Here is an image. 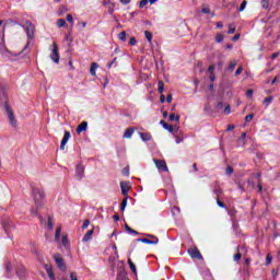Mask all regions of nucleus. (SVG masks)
Returning a JSON list of instances; mask_svg holds the SVG:
<instances>
[{
    "instance_id": "nucleus-32",
    "label": "nucleus",
    "mask_w": 280,
    "mask_h": 280,
    "mask_svg": "<svg viewBox=\"0 0 280 280\" xmlns=\"http://www.w3.org/2000/svg\"><path fill=\"white\" fill-rule=\"evenodd\" d=\"M255 117V114H249L245 117V121L246 124H250V121H253V118Z\"/></svg>"
},
{
    "instance_id": "nucleus-36",
    "label": "nucleus",
    "mask_w": 280,
    "mask_h": 280,
    "mask_svg": "<svg viewBox=\"0 0 280 280\" xmlns=\"http://www.w3.org/2000/svg\"><path fill=\"white\" fill-rule=\"evenodd\" d=\"M272 100H275V97L268 96V97H266V98L264 100V104H267V106H268V104H271V103H272Z\"/></svg>"
},
{
    "instance_id": "nucleus-57",
    "label": "nucleus",
    "mask_w": 280,
    "mask_h": 280,
    "mask_svg": "<svg viewBox=\"0 0 280 280\" xmlns=\"http://www.w3.org/2000/svg\"><path fill=\"white\" fill-rule=\"evenodd\" d=\"M279 55H280V52H273L271 55V60H275V59L279 58Z\"/></svg>"
},
{
    "instance_id": "nucleus-4",
    "label": "nucleus",
    "mask_w": 280,
    "mask_h": 280,
    "mask_svg": "<svg viewBox=\"0 0 280 280\" xmlns=\"http://www.w3.org/2000/svg\"><path fill=\"white\" fill-rule=\"evenodd\" d=\"M147 237L150 238H137V242H142V244H159V237L152 234H147Z\"/></svg>"
},
{
    "instance_id": "nucleus-17",
    "label": "nucleus",
    "mask_w": 280,
    "mask_h": 280,
    "mask_svg": "<svg viewBox=\"0 0 280 280\" xmlns=\"http://www.w3.org/2000/svg\"><path fill=\"white\" fill-rule=\"evenodd\" d=\"M132 135H135V129L128 128L124 133V139H131Z\"/></svg>"
},
{
    "instance_id": "nucleus-5",
    "label": "nucleus",
    "mask_w": 280,
    "mask_h": 280,
    "mask_svg": "<svg viewBox=\"0 0 280 280\" xmlns=\"http://www.w3.org/2000/svg\"><path fill=\"white\" fill-rule=\"evenodd\" d=\"M2 229H4V233L10 237V229H14V223H12V220L5 219L2 221Z\"/></svg>"
},
{
    "instance_id": "nucleus-10",
    "label": "nucleus",
    "mask_w": 280,
    "mask_h": 280,
    "mask_svg": "<svg viewBox=\"0 0 280 280\" xmlns=\"http://www.w3.org/2000/svg\"><path fill=\"white\" fill-rule=\"evenodd\" d=\"M26 25H27L26 34H27L28 38H34V32H35L34 24H32V22L27 21Z\"/></svg>"
},
{
    "instance_id": "nucleus-7",
    "label": "nucleus",
    "mask_w": 280,
    "mask_h": 280,
    "mask_svg": "<svg viewBox=\"0 0 280 280\" xmlns=\"http://www.w3.org/2000/svg\"><path fill=\"white\" fill-rule=\"evenodd\" d=\"M161 126L164 128V130H167L168 132H173L175 136L178 135V128H174V126L168 125L167 122H165V120H161L160 121Z\"/></svg>"
},
{
    "instance_id": "nucleus-12",
    "label": "nucleus",
    "mask_w": 280,
    "mask_h": 280,
    "mask_svg": "<svg viewBox=\"0 0 280 280\" xmlns=\"http://www.w3.org/2000/svg\"><path fill=\"white\" fill-rule=\"evenodd\" d=\"M69 139H71V132L65 131V136L61 140L60 150H65V145H67Z\"/></svg>"
},
{
    "instance_id": "nucleus-16",
    "label": "nucleus",
    "mask_w": 280,
    "mask_h": 280,
    "mask_svg": "<svg viewBox=\"0 0 280 280\" xmlns=\"http://www.w3.org/2000/svg\"><path fill=\"white\" fill-rule=\"evenodd\" d=\"M46 272L50 280H56V276H54V270L51 269V266L46 265Z\"/></svg>"
},
{
    "instance_id": "nucleus-58",
    "label": "nucleus",
    "mask_w": 280,
    "mask_h": 280,
    "mask_svg": "<svg viewBox=\"0 0 280 280\" xmlns=\"http://www.w3.org/2000/svg\"><path fill=\"white\" fill-rule=\"evenodd\" d=\"M160 103H161V104H165V95H164V94H161V96H160Z\"/></svg>"
},
{
    "instance_id": "nucleus-9",
    "label": "nucleus",
    "mask_w": 280,
    "mask_h": 280,
    "mask_svg": "<svg viewBox=\"0 0 280 280\" xmlns=\"http://www.w3.org/2000/svg\"><path fill=\"white\" fill-rule=\"evenodd\" d=\"M54 258L57 267L60 268L61 270H65V259L60 256V254H55Z\"/></svg>"
},
{
    "instance_id": "nucleus-13",
    "label": "nucleus",
    "mask_w": 280,
    "mask_h": 280,
    "mask_svg": "<svg viewBox=\"0 0 280 280\" xmlns=\"http://www.w3.org/2000/svg\"><path fill=\"white\" fill-rule=\"evenodd\" d=\"M86 128H89V122L82 121V122L77 127V135H82V132H86Z\"/></svg>"
},
{
    "instance_id": "nucleus-24",
    "label": "nucleus",
    "mask_w": 280,
    "mask_h": 280,
    "mask_svg": "<svg viewBox=\"0 0 280 280\" xmlns=\"http://www.w3.org/2000/svg\"><path fill=\"white\" fill-rule=\"evenodd\" d=\"M170 121H176L178 124V121H180V116H176V114H171Z\"/></svg>"
},
{
    "instance_id": "nucleus-11",
    "label": "nucleus",
    "mask_w": 280,
    "mask_h": 280,
    "mask_svg": "<svg viewBox=\"0 0 280 280\" xmlns=\"http://www.w3.org/2000/svg\"><path fill=\"white\" fill-rule=\"evenodd\" d=\"M120 189L122 196H128V192L130 191V184L128 182H121Z\"/></svg>"
},
{
    "instance_id": "nucleus-30",
    "label": "nucleus",
    "mask_w": 280,
    "mask_h": 280,
    "mask_svg": "<svg viewBox=\"0 0 280 280\" xmlns=\"http://www.w3.org/2000/svg\"><path fill=\"white\" fill-rule=\"evenodd\" d=\"M268 5H270V0H262L261 1V8H264V10H268Z\"/></svg>"
},
{
    "instance_id": "nucleus-29",
    "label": "nucleus",
    "mask_w": 280,
    "mask_h": 280,
    "mask_svg": "<svg viewBox=\"0 0 280 280\" xmlns=\"http://www.w3.org/2000/svg\"><path fill=\"white\" fill-rule=\"evenodd\" d=\"M57 25L58 27H65L67 25V21H65V19H59Z\"/></svg>"
},
{
    "instance_id": "nucleus-8",
    "label": "nucleus",
    "mask_w": 280,
    "mask_h": 280,
    "mask_svg": "<svg viewBox=\"0 0 280 280\" xmlns=\"http://www.w3.org/2000/svg\"><path fill=\"white\" fill-rule=\"evenodd\" d=\"M188 255L191 259H202V254H200V250L197 249V247L188 249Z\"/></svg>"
},
{
    "instance_id": "nucleus-62",
    "label": "nucleus",
    "mask_w": 280,
    "mask_h": 280,
    "mask_svg": "<svg viewBox=\"0 0 280 280\" xmlns=\"http://www.w3.org/2000/svg\"><path fill=\"white\" fill-rule=\"evenodd\" d=\"M12 270V264H7V272H10Z\"/></svg>"
},
{
    "instance_id": "nucleus-38",
    "label": "nucleus",
    "mask_w": 280,
    "mask_h": 280,
    "mask_svg": "<svg viewBox=\"0 0 280 280\" xmlns=\"http://www.w3.org/2000/svg\"><path fill=\"white\" fill-rule=\"evenodd\" d=\"M122 174H124V176H130V168L128 166L122 168Z\"/></svg>"
},
{
    "instance_id": "nucleus-3",
    "label": "nucleus",
    "mask_w": 280,
    "mask_h": 280,
    "mask_svg": "<svg viewBox=\"0 0 280 280\" xmlns=\"http://www.w3.org/2000/svg\"><path fill=\"white\" fill-rule=\"evenodd\" d=\"M50 58L55 61L56 65L60 62V54H58V44L56 42L52 43V51L50 54Z\"/></svg>"
},
{
    "instance_id": "nucleus-33",
    "label": "nucleus",
    "mask_w": 280,
    "mask_h": 280,
    "mask_svg": "<svg viewBox=\"0 0 280 280\" xmlns=\"http://www.w3.org/2000/svg\"><path fill=\"white\" fill-rule=\"evenodd\" d=\"M217 205H218V207H221V209H226V205H224V202L220 201V197H217Z\"/></svg>"
},
{
    "instance_id": "nucleus-52",
    "label": "nucleus",
    "mask_w": 280,
    "mask_h": 280,
    "mask_svg": "<svg viewBox=\"0 0 280 280\" xmlns=\"http://www.w3.org/2000/svg\"><path fill=\"white\" fill-rule=\"evenodd\" d=\"M70 280H78V275H75V272H71Z\"/></svg>"
},
{
    "instance_id": "nucleus-50",
    "label": "nucleus",
    "mask_w": 280,
    "mask_h": 280,
    "mask_svg": "<svg viewBox=\"0 0 280 280\" xmlns=\"http://www.w3.org/2000/svg\"><path fill=\"white\" fill-rule=\"evenodd\" d=\"M66 19H67L68 23H73V15L67 14Z\"/></svg>"
},
{
    "instance_id": "nucleus-21",
    "label": "nucleus",
    "mask_w": 280,
    "mask_h": 280,
    "mask_svg": "<svg viewBox=\"0 0 280 280\" xmlns=\"http://www.w3.org/2000/svg\"><path fill=\"white\" fill-rule=\"evenodd\" d=\"M62 233V228L58 226L55 233V240L56 242H60V234Z\"/></svg>"
},
{
    "instance_id": "nucleus-22",
    "label": "nucleus",
    "mask_w": 280,
    "mask_h": 280,
    "mask_svg": "<svg viewBox=\"0 0 280 280\" xmlns=\"http://www.w3.org/2000/svg\"><path fill=\"white\" fill-rule=\"evenodd\" d=\"M163 91H165V83H163V81H159L158 82V92L162 94Z\"/></svg>"
},
{
    "instance_id": "nucleus-34",
    "label": "nucleus",
    "mask_w": 280,
    "mask_h": 280,
    "mask_svg": "<svg viewBox=\"0 0 280 280\" xmlns=\"http://www.w3.org/2000/svg\"><path fill=\"white\" fill-rule=\"evenodd\" d=\"M48 229H49V231H54V221H52L51 217L48 218Z\"/></svg>"
},
{
    "instance_id": "nucleus-28",
    "label": "nucleus",
    "mask_w": 280,
    "mask_h": 280,
    "mask_svg": "<svg viewBox=\"0 0 280 280\" xmlns=\"http://www.w3.org/2000/svg\"><path fill=\"white\" fill-rule=\"evenodd\" d=\"M144 36H145L148 43H152V33L150 31H145Z\"/></svg>"
},
{
    "instance_id": "nucleus-23",
    "label": "nucleus",
    "mask_w": 280,
    "mask_h": 280,
    "mask_svg": "<svg viewBox=\"0 0 280 280\" xmlns=\"http://www.w3.org/2000/svg\"><path fill=\"white\" fill-rule=\"evenodd\" d=\"M125 231H127V233H131L132 235H139V232L132 230L130 226H128V224L125 225Z\"/></svg>"
},
{
    "instance_id": "nucleus-18",
    "label": "nucleus",
    "mask_w": 280,
    "mask_h": 280,
    "mask_svg": "<svg viewBox=\"0 0 280 280\" xmlns=\"http://www.w3.org/2000/svg\"><path fill=\"white\" fill-rule=\"evenodd\" d=\"M140 138L142 141H152V135L148 132H140Z\"/></svg>"
},
{
    "instance_id": "nucleus-61",
    "label": "nucleus",
    "mask_w": 280,
    "mask_h": 280,
    "mask_svg": "<svg viewBox=\"0 0 280 280\" xmlns=\"http://www.w3.org/2000/svg\"><path fill=\"white\" fill-rule=\"evenodd\" d=\"M232 40H234V43L237 42V40H240V34L234 35L233 38H232Z\"/></svg>"
},
{
    "instance_id": "nucleus-41",
    "label": "nucleus",
    "mask_w": 280,
    "mask_h": 280,
    "mask_svg": "<svg viewBox=\"0 0 280 280\" xmlns=\"http://www.w3.org/2000/svg\"><path fill=\"white\" fill-rule=\"evenodd\" d=\"M233 259L234 261H240V259H242V253L238 252L237 254H235Z\"/></svg>"
},
{
    "instance_id": "nucleus-48",
    "label": "nucleus",
    "mask_w": 280,
    "mask_h": 280,
    "mask_svg": "<svg viewBox=\"0 0 280 280\" xmlns=\"http://www.w3.org/2000/svg\"><path fill=\"white\" fill-rule=\"evenodd\" d=\"M214 194L217 195V198H220V194H222V188H215Z\"/></svg>"
},
{
    "instance_id": "nucleus-27",
    "label": "nucleus",
    "mask_w": 280,
    "mask_h": 280,
    "mask_svg": "<svg viewBox=\"0 0 280 280\" xmlns=\"http://www.w3.org/2000/svg\"><path fill=\"white\" fill-rule=\"evenodd\" d=\"M127 205H128V199L127 198L122 199L120 203V211H126Z\"/></svg>"
},
{
    "instance_id": "nucleus-46",
    "label": "nucleus",
    "mask_w": 280,
    "mask_h": 280,
    "mask_svg": "<svg viewBox=\"0 0 280 280\" xmlns=\"http://www.w3.org/2000/svg\"><path fill=\"white\" fill-rule=\"evenodd\" d=\"M129 45H131L132 47H133L135 45H137V38L131 37V38L129 39Z\"/></svg>"
},
{
    "instance_id": "nucleus-19",
    "label": "nucleus",
    "mask_w": 280,
    "mask_h": 280,
    "mask_svg": "<svg viewBox=\"0 0 280 280\" xmlns=\"http://www.w3.org/2000/svg\"><path fill=\"white\" fill-rule=\"evenodd\" d=\"M100 65H97L96 62H92L91 67H90V73L91 75H96L97 69H98Z\"/></svg>"
},
{
    "instance_id": "nucleus-55",
    "label": "nucleus",
    "mask_w": 280,
    "mask_h": 280,
    "mask_svg": "<svg viewBox=\"0 0 280 280\" xmlns=\"http://www.w3.org/2000/svg\"><path fill=\"white\" fill-rule=\"evenodd\" d=\"M201 12H202L203 14H210V13H211V10H209V8H203V9L201 10Z\"/></svg>"
},
{
    "instance_id": "nucleus-54",
    "label": "nucleus",
    "mask_w": 280,
    "mask_h": 280,
    "mask_svg": "<svg viewBox=\"0 0 280 280\" xmlns=\"http://www.w3.org/2000/svg\"><path fill=\"white\" fill-rule=\"evenodd\" d=\"M78 25L81 30H84V27H86V22H79Z\"/></svg>"
},
{
    "instance_id": "nucleus-45",
    "label": "nucleus",
    "mask_w": 280,
    "mask_h": 280,
    "mask_svg": "<svg viewBox=\"0 0 280 280\" xmlns=\"http://www.w3.org/2000/svg\"><path fill=\"white\" fill-rule=\"evenodd\" d=\"M150 0H141L140 1V8H145L147 5H148V2H149Z\"/></svg>"
},
{
    "instance_id": "nucleus-44",
    "label": "nucleus",
    "mask_w": 280,
    "mask_h": 280,
    "mask_svg": "<svg viewBox=\"0 0 280 280\" xmlns=\"http://www.w3.org/2000/svg\"><path fill=\"white\" fill-rule=\"evenodd\" d=\"M89 224H91V221H90L89 219H86V220L83 222L82 229H89Z\"/></svg>"
},
{
    "instance_id": "nucleus-26",
    "label": "nucleus",
    "mask_w": 280,
    "mask_h": 280,
    "mask_svg": "<svg viewBox=\"0 0 280 280\" xmlns=\"http://www.w3.org/2000/svg\"><path fill=\"white\" fill-rule=\"evenodd\" d=\"M235 67H237V61L233 60L230 62V66L228 68V71H234Z\"/></svg>"
},
{
    "instance_id": "nucleus-1",
    "label": "nucleus",
    "mask_w": 280,
    "mask_h": 280,
    "mask_svg": "<svg viewBox=\"0 0 280 280\" xmlns=\"http://www.w3.org/2000/svg\"><path fill=\"white\" fill-rule=\"evenodd\" d=\"M32 196L35 202V207L37 209H42L43 205H45V190H43V188L32 186Z\"/></svg>"
},
{
    "instance_id": "nucleus-51",
    "label": "nucleus",
    "mask_w": 280,
    "mask_h": 280,
    "mask_svg": "<svg viewBox=\"0 0 280 280\" xmlns=\"http://www.w3.org/2000/svg\"><path fill=\"white\" fill-rule=\"evenodd\" d=\"M31 213L32 215H38V208H32Z\"/></svg>"
},
{
    "instance_id": "nucleus-56",
    "label": "nucleus",
    "mask_w": 280,
    "mask_h": 280,
    "mask_svg": "<svg viewBox=\"0 0 280 280\" xmlns=\"http://www.w3.org/2000/svg\"><path fill=\"white\" fill-rule=\"evenodd\" d=\"M172 100H173L172 94H168V95L166 96V102H167V104H172Z\"/></svg>"
},
{
    "instance_id": "nucleus-64",
    "label": "nucleus",
    "mask_w": 280,
    "mask_h": 280,
    "mask_svg": "<svg viewBox=\"0 0 280 280\" xmlns=\"http://www.w3.org/2000/svg\"><path fill=\"white\" fill-rule=\"evenodd\" d=\"M176 143H183V138L177 137V138H176Z\"/></svg>"
},
{
    "instance_id": "nucleus-39",
    "label": "nucleus",
    "mask_w": 280,
    "mask_h": 280,
    "mask_svg": "<svg viewBox=\"0 0 280 280\" xmlns=\"http://www.w3.org/2000/svg\"><path fill=\"white\" fill-rule=\"evenodd\" d=\"M217 43H222V40H224V35L222 34H218L215 37Z\"/></svg>"
},
{
    "instance_id": "nucleus-59",
    "label": "nucleus",
    "mask_w": 280,
    "mask_h": 280,
    "mask_svg": "<svg viewBox=\"0 0 280 280\" xmlns=\"http://www.w3.org/2000/svg\"><path fill=\"white\" fill-rule=\"evenodd\" d=\"M253 93H254L253 90H247L246 92L247 97H253Z\"/></svg>"
},
{
    "instance_id": "nucleus-63",
    "label": "nucleus",
    "mask_w": 280,
    "mask_h": 280,
    "mask_svg": "<svg viewBox=\"0 0 280 280\" xmlns=\"http://www.w3.org/2000/svg\"><path fill=\"white\" fill-rule=\"evenodd\" d=\"M235 213H237V211H235V210H230V211H229V215H232V217H233V215H235Z\"/></svg>"
},
{
    "instance_id": "nucleus-53",
    "label": "nucleus",
    "mask_w": 280,
    "mask_h": 280,
    "mask_svg": "<svg viewBox=\"0 0 280 280\" xmlns=\"http://www.w3.org/2000/svg\"><path fill=\"white\" fill-rule=\"evenodd\" d=\"M213 71H215V66H210L208 68V72H210V74L212 75L213 74Z\"/></svg>"
},
{
    "instance_id": "nucleus-31",
    "label": "nucleus",
    "mask_w": 280,
    "mask_h": 280,
    "mask_svg": "<svg viewBox=\"0 0 280 280\" xmlns=\"http://www.w3.org/2000/svg\"><path fill=\"white\" fill-rule=\"evenodd\" d=\"M118 38H119V40H122V43H126V32H120L119 34H118Z\"/></svg>"
},
{
    "instance_id": "nucleus-2",
    "label": "nucleus",
    "mask_w": 280,
    "mask_h": 280,
    "mask_svg": "<svg viewBox=\"0 0 280 280\" xmlns=\"http://www.w3.org/2000/svg\"><path fill=\"white\" fill-rule=\"evenodd\" d=\"M4 108L7 110L11 126H13V128H16V118H14V113L10 108V104L8 102L4 103Z\"/></svg>"
},
{
    "instance_id": "nucleus-49",
    "label": "nucleus",
    "mask_w": 280,
    "mask_h": 280,
    "mask_svg": "<svg viewBox=\"0 0 280 280\" xmlns=\"http://www.w3.org/2000/svg\"><path fill=\"white\" fill-rule=\"evenodd\" d=\"M224 113L225 115H231V105L225 106Z\"/></svg>"
},
{
    "instance_id": "nucleus-15",
    "label": "nucleus",
    "mask_w": 280,
    "mask_h": 280,
    "mask_svg": "<svg viewBox=\"0 0 280 280\" xmlns=\"http://www.w3.org/2000/svg\"><path fill=\"white\" fill-rule=\"evenodd\" d=\"M93 233H95V230H89L83 236L82 242H89L93 237Z\"/></svg>"
},
{
    "instance_id": "nucleus-35",
    "label": "nucleus",
    "mask_w": 280,
    "mask_h": 280,
    "mask_svg": "<svg viewBox=\"0 0 280 280\" xmlns=\"http://www.w3.org/2000/svg\"><path fill=\"white\" fill-rule=\"evenodd\" d=\"M228 34H235V25L233 24L229 25Z\"/></svg>"
},
{
    "instance_id": "nucleus-40",
    "label": "nucleus",
    "mask_w": 280,
    "mask_h": 280,
    "mask_svg": "<svg viewBox=\"0 0 280 280\" xmlns=\"http://www.w3.org/2000/svg\"><path fill=\"white\" fill-rule=\"evenodd\" d=\"M61 244L63 246H67V244H69V238L67 237V235L62 236Z\"/></svg>"
},
{
    "instance_id": "nucleus-20",
    "label": "nucleus",
    "mask_w": 280,
    "mask_h": 280,
    "mask_svg": "<svg viewBox=\"0 0 280 280\" xmlns=\"http://www.w3.org/2000/svg\"><path fill=\"white\" fill-rule=\"evenodd\" d=\"M127 264L129 265V268L133 275H137V266H135V262H132V259L128 258Z\"/></svg>"
},
{
    "instance_id": "nucleus-37",
    "label": "nucleus",
    "mask_w": 280,
    "mask_h": 280,
    "mask_svg": "<svg viewBox=\"0 0 280 280\" xmlns=\"http://www.w3.org/2000/svg\"><path fill=\"white\" fill-rule=\"evenodd\" d=\"M270 264H272V256H270V254H268L266 257V266H270Z\"/></svg>"
},
{
    "instance_id": "nucleus-6",
    "label": "nucleus",
    "mask_w": 280,
    "mask_h": 280,
    "mask_svg": "<svg viewBox=\"0 0 280 280\" xmlns=\"http://www.w3.org/2000/svg\"><path fill=\"white\" fill-rule=\"evenodd\" d=\"M153 162L155 163V166L160 172H168L167 163L165 162V160H153Z\"/></svg>"
},
{
    "instance_id": "nucleus-42",
    "label": "nucleus",
    "mask_w": 280,
    "mask_h": 280,
    "mask_svg": "<svg viewBox=\"0 0 280 280\" xmlns=\"http://www.w3.org/2000/svg\"><path fill=\"white\" fill-rule=\"evenodd\" d=\"M225 174H226L228 176H231V174H233V168H232V166H228V167H226Z\"/></svg>"
},
{
    "instance_id": "nucleus-25",
    "label": "nucleus",
    "mask_w": 280,
    "mask_h": 280,
    "mask_svg": "<svg viewBox=\"0 0 280 280\" xmlns=\"http://www.w3.org/2000/svg\"><path fill=\"white\" fill-rule=\"evenodd\" d=\"M16 275L18 277H20V279H23V277H25V268H20L18 271H16Z\"/></svg>"
},
{
    "instance_id": "nucleus-47",
    "label": "nucleus",
    "mask_w": 280,
    "mask_h": 280,
    "mask_svg": "<svg viewBox=\"0 0 280 280\" xmlns=\"http://www.w3.org/2000/svg\"><path fill=\"white\" fill-rule=\"evenodd\" d=\"M243 71H244V68L238 67L237 70L235 71V75H241Z\"/></svg>"
},
{
    "instance_id": "nucleus-60",
    "label": "nucleus",
    "mask_w": 280,
    "mask_h": 280,
    "mask_svg": "<svg viewBox=\"0 0 280 280\" xmlns=\"http://www.w3.org/2000/svg\"><path fill=\"white\" fill-rule=\"evenodd\" d=\"M271 275L272 277H277V275H279V270L272 269Z\"/></svg>"
},
{
    "instance_id": "nucleus-14",
    "label": "nucleus",
    "mask_w": 280,
    "mask_h": 280,
    "mask_svg": "<svg viewBox=\"0 0 280 280\" xmlns=\"http://www.w3.org/2000/svg\"><path fill=\"white\" fill-rule=\"evenodd\" d=\"M77 177L79 178V180H82V178H84V166H77Z\"/></svg>"
},
{
    "instance_id": "nucleus-43",
    "label": "nucleus",
    "mask_w": 280,
    "mask_h": 280,
    "mask_svg": "<svg viewBox=\"0 0 280 280\" xmlns=\"http://www.w3.org/2000/svg\"><path fill=\"white\" fill-rule=\"evenodd\" d=\"M238 10L240 12H244V10H246V0L241 3V7Z\"/></svg>"
}]
</instances>
